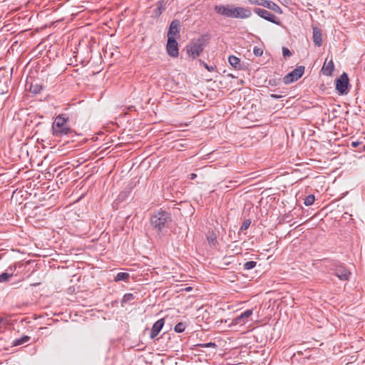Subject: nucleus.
Returning a JSON list of instances; mask_svg holds the SVG:
<instances>
[{
    "label": "nucleus",
    "mask_w": 365,
    "mask_h": 365,
    "mask_svg": "<svg viewBox=\"0 0 365 365\" xmlns=\"http://www.w3.org/2000/svg\"><path fill=\"white\" fill-rule=\"evenodd\" d=\"M68 118L61 114L56 117L52 124V133L54 136L61 138L63 136H69L73 138L76 133L67 124Z\"/></svg>",
    "instance_id": "obj_1"
},
{
    "label": "nucleus",
    "mask_w": 365,
    "mask_h": 365,
    "mask_svg": "<svg viewBox=\"0 0 365 365\" xmlns=\"http://www.w3.org/2000/svg\"><path fill=\"white\" fill-rule=\"evenodd\" d=\"M171 221L170 213L165 210H159L150 218V225L157 232H162L166 227V225Z\"/></svg>",
    "instance_id": "obj_2"
},
{
    "label": "nucleus",
    "mask_w": 365,
    "mask_h": 365,
    "mask_svg": "<svg viewBox=\"0 0 365 365\" xmlns=\"http://www.w3.org/2000/svg\"><path fill=\"white\" fill-rule=\"evenodd\" d=\"M329 263L327 266H330V269L333 271L334 274L340 280L348 281L351 276V272L346 268L344 264L334 260H326Z\"/></svg>",
    "instance_id": "obj_3"
},
{
    "label": "nucleus",
    "mask_w": 365,
    "mask_h": 365,
    "mask_svg": "<svg viewBox=\"0 0 365 365\" xmlns=\"http://www.w3.org/2000/svg\"><path fill=\"white\" fill-rule=\"evenodd\" d=\"M204 47L203 40L199 38L197 41L191 42L190 45L187 46V53L190 57L195 58L200 55L204 50Z\"/></svg>",
    "instance_id": "obj_4"
},
{
    "label": "nucleus",
    "mask_w": 365,
    "mask_h": 365,
    "mask_svg": "<svg viewBox=\"0 0 365 365\" xmlns=\"http://www.w3.org/2000/svg\"><path fill=\"white\" fill-rule=\"evenodd\" d=\"M304 66H298L292 71L285 75L283 78L284 84H289L299 79L304 73Z\"/></svg>",
    "instance_id": "obj_5"
},
{
    "label": "nucleus",
    "mask_w": 365,
    "mask_h": 365,
    "mask_svg": "<svg viewBox=\"0 0 365 365\" xmlns=\"http://www.w3.org/2000/svg\"><path fill=\"white\" fill-rule=\"evenodd\" d=\"M348 76L346 73H343L340 77L336 80V90L339 95H346L348 93Z\"/></svg>",
    "instance_id": "obj_6"
},
{
    "label": "nucleus",
    "mask_w": 365,
    "mask_h": 365,
    "mask_svg": "<svg viewBox=\"0 0 365 365\" xmlns=\"http://www.w3.org/2000/svg\"><path fill=\"white\" fill-rule=\"evenodd\" d=\"M166 51L168 54L173 58L179 55L178 43L175 38H168Z\"/></svg>",
    "instance_id": "obj_7"
},
{
    "label": "nucleus",
    "mask_w": 365,
    "mask_h": 365,
    "mask_svg": "<svg viewBox=\"0 0 365 365\" xmlns=\"http://www.w3.org/2000/svg\"><path fill=\"white\" fill-rule=\"evenodd\" d=\"M254 12L255 14H257L258 16H259L260 17L266 19L267 21H268L269 22L274 23L277 25L279 24V21H277V17L274 14H272L269 11H268L267 10H265V9H261V8H255Z\"/></svg>",
    "instance_id": "obj_8"
},
{
    "label": "nucleus",
    "mask_w": 365,
    "mask_h": 365,
    "mask_svg": "<svg viewBox=\"0 0 365 365\" xmlns=\"http://www.w3.org/2000/svg\"><path fill=\"white\" fill-rule=\"evenodd\" d=\"M180 21L178 19L173 20L168 31V38H176L177 36H180Z\"/></svg>",
    "instance_id": "obj_9"
},
{
    "label": "nucleus",
    "mask_w": 365,
    "mask_h": 365,
    "mask_svg": "<svg viewBox=\"0 0 365 365\" xmlns=\"http://www.w3.org/2000/svg\"><path fill=\"white\" fill-rule=\"evenodd\" d=\"M252 309H247L242 313H241L239 316L236 317L232 319V324L237 325H244L247 321L248 318L252 314Z\"/></svg>",
    "instance_id": "obj_10"
},
{
    "label": "nucleus",
    "mask_w": 365,
    "mask_h": 365,
    "mask_svg": "<svg viewBox=\"0 0 365 365\" xmlns=\"http://www.w3.org/2000/svg\"><path fill=\"white\" fill-rule=\"evenodd\" d=\"M232 8H234L233 5H216L215 6V10L217 14L225 17H232V14L233 12Z\"/></svg>",
    "instance_id": "obj_11"
},
{
    "label": "nucleus",
    "mask_w": 365,
    "mask_h": 365,
    "mask_svg": "<svg viewBox=\"0 0 365 365\" xmlns=\"http://www.w3.org/2000/svg\"><path fill=\"white\" fill-rule=\"evenodd\" d=\"M164 324H165V320L163 318L158 319L157 322H155L153 324V325L151 328V330H150V339H154L158 335L160 331L162 330V329L164 326Z\"/></svg>",
    "instance_id": "obj_12"
},
{
    "label": "nucleus",
    "mask_w": 365,
    "mask_h": 365,
    "mask_svg": "<svg viewBox=\"0 0 365 365\" xmlns=\"http://www.w3.org/2000/svg\"><path fill=\"white\" fill-rule=\"evenodd\" d=\"M254 4H257L259 6H262L265 8L272 9V11H275L278 14H282V11L280 9V7L276 4L274 1H251Z\"/></svg>",
    "instance_id": "obj_13"
},
{
    "label": "nucleus",
    "mask_w": 365,
    "mask_h": 365,
    "mask_svg": "<svg viewBox=\"0 0 365 365\" xmlns=\"http://www.w3.org/2000/svg\"><path fill=\"white\" fill-rule=\"evenodd\" d=\"M334 69V65L332 58H331L329 61H328V58H327L322 66V72L323 73L324 75L330 76H331Z\"/></svg>",
    "instance_id": "obj_14"
},
{
    "label": "nucleus",
    "mask_w": 365,
    "mask_h": 365,
    "mask_svg": "<svg viewBox=\"0 0 365 365\" xmlns=\"http://www.w3.org/2000/svg\"><path fill=\"white\" fill-rule=\"evenodd\" d=\"M15 269L16 265H11L6 269L5 272L0 274V283L9 282L13 276Z\"/></svg>",
    "instance_id": "obj_15"
},
{
    "label": "nucleus",
    "mask_w": 365,
    "mask_h": 365,
    "mask_svg": "<svg viewBox=\"0 0 365 365\" xmlns=\"http://www.w3.org/2000/svg\"><path fill=\"white\" fill-rule=\"evenodd\" d=\"M313 41L317 46H321L322 44V32L317 27L313 29Z\"/></svg>",
    "instance_id": "obj_16"
},
{
    "label": "nucleus",
    "mask_w": 365,
    "mask_h": 365,
    "mask_svg": "<svg viewBox=\"0 0 365 365\" xmlns=\"http://www.w3.org/2000/svg\"><path fill=\"white\" fill-rule=\"evenodd\" d=\"M135 297L132 293L125 294L121 300V306L123 307L126 304H133Z\"/></svg>",
    "instance_id": "obj_17"
},
{
    "label": "nucleus",
    "mask_w": 365,
    "mask_h": 365,
    "mask_svg": "<svg viewBox=\"0 0 365 365\" xmlns=\"http://www.w3.org/2000/svg\"><path fill=\"white\" fill-rule=\"evenodd\" d=\"M230 64L235 69H240L241 68L240 59L235 56H230L228 58Z\"/></svg>",
    "instance_id": "obj_18"
},
{
    "label": "nucleus",
    "mask_w": 365,
    "mask_h": 365,
    "mask_svg": "<svg viewBox=\"0 0 365 365\" xmlns=\"http://www.w3.org/2000/svg\"><path fill=\"white\" fill-rule=\"evenodd\" d=\"M251 15L252 12L250 9L239 7L238 19H247L250 17Z\"/></svg>",
    "instance_id": "obj_19"
},
{
    "label": "nucleus",
    "mask_w": 365,
    "mask_h": 365,
    "mask_svg": "<svg viewBox=\"0 0 365 365\" xmlns=\"http://www.w3.org/2000/svg\"><path fill=\"white\" fill-rule=\"evenodd\" d=\"M29 340H30V336L25 335L19 339L14 340L12 342V345L14 346H19V345L24 344L25 343H27Z\"/></svg>",
    "instance_id": "obj_20"
},
{
    "label": "nucleus",
    "mask_w": 365,
    "mask_h": 365,
    "mask_svg": "<svg viewBox=\"0 0 365 365\" xmlns=\"http://www.w3.org/2000/svg\"><path fill=\"white\" fill-rule=\"evenodd\" d=\"M130 277V275L127 272H118L115 277L114 280L115 282L126 281Z\"/></svg>",
    "instance_id": "obj_21"
},
{
    "label": "nucleus",
    "mask_w": 365,
    "mask_h": 365,
    "mask_svg": "<svg viewBox=\"0 0 365 365\" xmlns=\"http://www.w3.org/2000/svg\"><path fill=\"white\" fill-rule=\"evenodd\" d=\"M42 89V86L38 83H31L29 88V91L35 94L40 93Z\"/></svg>",
    "instance_id": "obj_22"
},
{
    "label": "nucleus",
    "mask_w": 365,
    "mask_h": 365,
    "mask_svg": "<svg viewBox=\"0 0 365 365\" xmlns=\"http://www.w3.org/2000/svg\"><path fill=\"white\" fill-rule=\"evenodd\" d=\"M164 9L162 4L157 5L156 8H155L153 11L152 16L155 18H158L162 14V11Z\"/></svg>",
    "instance_id": "obj_23"
},
{
    "label": "nucleus",
    "mask_w": 365,
    "mask_h": 365,
    "mask_svg": "<svg viewBox=\"0 0 365 365\" xmlns=\"http://www.w3.org/2000/svg\"><path fill=\"white\" fill-rule=\"evenodd\" d=\"M194 349H196L197 347H202V348H216L217 344L215 342H208L205 344H195Z\"/></svg>",
    "instance_id": "obj_24"
},
{
    "label": "nucleus",
    "mask_w": 365,
    "mask_h": 365,
    "mask_svg": "<svg viewBox=\"0 0 365 365\" xmlns=\"http://www.w3.org/2000/svg\"><path fill=\"white\" fill-rule=\"evenodd\" d=\"M185 327H186V325L185 323L183 322H179L178 323L175 327H174V330L175 332L177 333H182L185 331Z\"/></svg>",
    "instance_id": "obj_25"
},
{
    "label": "nucleus",
    "mask_w": 365,
    "mask_h": 365,
    "mask_svg": "<svg viewBox=\"0 0 365 365\" xmlns=\"http://www.w3.org/2000/svg\"><path fill=\"white\" fill-rule=\"evenodd\" d=\"M314 200H315L314 195L311 194L305 197L304 204L306 206H309V205H313V203L314 202Z\"/></svg>",
    "instance_id": "obj_26"
},
{
    "label": "nucleus",
    "mask_w": 365,
    "mask_h": 365,
    "mask_svg": "<svg viewBox=\"0 0 365 365\" xmlns=\"http://www.w3.org/2000/svg\"><path fill=\"white\" fill-rule=\"evenodd\" d=\"M257 262L255 261H248L243 265L245 270H250L256 267Z\"/></svg>",
    "instance_id": "obj_27"
},
{
    "label": "nucleus",
    "mask_w": 365,
    "mask_h": 365,
    "mask_svg": "<svg viewBox=\"0 0 365 365\" xmlns=\"http://www.w3.org/2000/svg\"><path fill=\"white\" fill-rule=\"evenodd\" d=\"M207 240L210 244L215 245V243L217 242L216 235L215 233L209 234L207 236Z\"/></svg>",
    "instance_id": "obj_28"
},
{
    "label": "nucleus",
    "mask_w": 365,
    "mask_h": 365,
    "mask_svg": "<svg viewBox=\"0 0 365 365\" xmlns=\"http://www.w3.org/2000/svg\"><path fill=\"white\" fill-rule=\"evenodd\" d=\"M251 220L250 219H246L243 221L242 225L240 227V231L247 230L250 226Z\"/></svg>",
    "instance_id": "obj_29"
},
{
    "label": "nucleus",
    "mask_w": 365,
    "mask_h": 365,
    "mask_svg": "<svg viewBox=\"0 0 365 365\" xmlns=\"http://www.w3.org/2000/svg\"><path fill=\"white\" fill-rule=\"evenodd\" d=\"M282 55L284 58L290 57L292 56V53L289 49L287 47H282Z\"/></svg>",
    "instance_id": "obj_30"
},
{
    "label": "nucleus",
    "mask_w": 365,
    "mask_h": 365,
    "mask_svg": "<svg viewBox=\"0 0 365 365\" xmlns=\"http://www.w3.org/2000/svg\"><path fill=\"white\" fill-rule=\"evenodd\" d=\"M253 53L256 56H261L263 53V51L260 48L255 47L254 50H253Z\"/></svg>",
    "instance_id": "obj_31"
},
{
    "label": "nucleus",
    "mask_w": 365,
    "mask_h": 365,
    "mask_svg": "<svg viewBox=\"0 0 365 365\" xmlns=\"http://www.w3.org/2000/svg\"><path fill=\"white\" fill-rule=\"evenodd\" d=\"M232 11H233V12H232L231 18L238 19L239 7L234 6V8H232Z\"/></svg>",
    "instance_id": "obj_32"
},
{
    "label": "nucleus",
    "mask_w": 365,
    "mask_h": 365,
    "mask_svg": "<svg viewBox=\"0 0 365 365\" xmlns=\"http://www.w3.org/2000/svg\"><path fill=\"white\" fill-rule=\"evenodd\" d=\"M201 63L203 65V66L210 72H212L215 70V67L212 66H208L206 63L201 61Z\"/></svg>",
    "instance_id": "obj_33"
},
{
    "label": "nucleus",
    "mask_w": 365,
    "mask_h": 365,
    "mask_svg": "<svg viewBox=\"0 0 365 365\" xmlns=\"http://www.w3.org/2000/svg\"><path fill=\"white\" fill-rule=\"evenodd\" d=\"M270 98H274V99H279V98H281L282 97H284L285 95H282V94H270Z\"/></svg>",
    "instance_id": "obj_34"
},
{
    "label": "nucleus",
    "mask_w": 365,
    "mask_h": 365,
    "mask_svg": "<svg viewBox=\"0 0 365 365\" xmlns=\"http://www.w3.org/2000/svg\"><path fill=\"white\" fill-rule=\"evenodd\" d=\"M360 144H361V143H360V142H357V141H356V142H352V143H351V146H352L353 148H356V147H358Z\"/></svg>",
    "instance_id": "obj_35"
},
{
    "label": "nucleus",
    "mask_w": 365,
    "mask_h": 365,
    "mask_svg": "<svg viewBox=\"0 0 365 365\" xmlns=\"http://www.w3.org/2000/svg\"><path fill=\"white\" fill-rule=\"evenodd\" d=\"M197 177V175L195 173H191L189 175V179L194 180Z\"/></svg>",
    "instance_id": "obj_36"
},
{
    "label": "nucleus",
    "mask_w": 365,
    "mask_h": 365,
    "mask_svg": "<svg viewBox=\"0 0 365 365\" xmlns=\"http://www.w3.org/2000/svg\"><path fill=\"white\" fill-rule=\"evenodd\" d=\"M269 84H270L272 86H275L276 85V80H269Z\"/></svg>",
    "instance_id": "obj_37"
},
{
    "label": "nucleus",
    "mask_w": 365,
    "mask_h": 365,
    "mask_svg": "<svg viewBox=\"0 0 365 365\" xmlns=\"http://www.w3.org/2000/svg\"><path fill=\"white\" fill-rule=\"evenodd\" d=\"M284 2H285L286 4H284V5L287 6H288V4H289V3H291L292 1H284Z\"/></svg>",
    "instance_id": "obj_38"
},
{
    "label": "nucleus",
    "mask_w": 365,
    "mask_h": 365,
    "mask_svg": "<svg viewBox=\"0 0 365 365\" xmlns=\"http://www.w3.org/2000/svg\"><path fill=\"white\" fill-rule=\"evenodd\" d=\"M363 150L365 151V145L363 146Z\"/></svg>",
    "instance_id": "obj_39"
},
{
    "label": "nucleus",
    "mask_w": 365,
    "mask_h": 365,
    "mask_svg": "<svg viewBox=\"0 0 365 365\" xmlns=\"http://www.w3.org/2000/svg\"><path fill=\"white\" fill-rule=\"evenodd\" d=\"M1 257H2V255H0V259H1Z\"/></svg>",
    "instance_id": "obj_40"
}]
</instances>
